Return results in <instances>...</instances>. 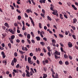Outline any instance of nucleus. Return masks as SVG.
Wrapping results in <instances>:
<instances>
[{"mask_svg":"<svg viewBox=\"0 0 78 78\" xmlns=\"http://www.w3.org/2000/svg\"><path fill=\"white\" fill-rule=\"evenodd\" d=\"M64 17H65V18H66V19H68V17H67V16L65 14L64 15Z\"/></svg>","mask_w":78,"mask_h":78,"instance_id":"obj_52","label":"nucleus"},{"mask_svg":"<svg viewBox=\"0 0 78 78\" xmlns=\"http://www.w3.org/2000/svg\"><path fill=\"white\" fill-rule=\"evenodd\" d=\"M31 58L30 57H28V61L29 63L30 62H31Z\"/></svg>","mask_w":78,"mask_h":78,"instance_id":"obj_19","label":"nucleus"},{"mask_svg":"<svg viewBox=\"0 0 78 78\" xmlns=\"http://www.w3.org/2000/svg\"><path fill=\"white\" fill-rule=\"evenodd\" d=\"M16 42L18 43H19L20 42V40H19V39L16 40Z\"/></svg>","mask_w":78,"mask_h":78,"instance_id":"obj_53","label":"nucleus"},{"mask_svg":"<svg viewBox=\"0 0 78 78\" xmlns=\"http://www.w3.org/2000/svg\"><path fill=\"white\" fill-rule=\"evenodd\" d=\"M14 25L15 27H18V25L16 23H14Z\"/></svg>","mask_w":78,"mask_h":78,"instance_id":"obj_46","label":"nucleus"},{"mask_svg":"<svg viewBox=\"0 0 78 78\" xmlns=\"http://www.w3.org/2000/svg\"><path fill=\"white\" fill-rule=\"evenodd\" d=\"M27 41L28 42L29 44H31V41L30 40L28 39H27Z\"/></svg>","mask_w":78,"mask_h":78,"instance_id":"obj_39","label":"nucleus"},{"mask_svg":"<svg viewBox=\"0 0 78 78\" xmlns=\"http://www.w3.org/2000/svg\"><path fill=\"white\" fill-rule=\"evenodd\" d=\"M19 67H20V65H19V64H17L16 66V68H19Z\"/></svg>","mask_w":78,"mask_h":78,"instance_id":"obj_50","label":"nucleus"},{"mask_svg":"<svg viewBox=\"0 0 78 78\" xmlns=\"http://www.w3.org/2000/svg\"><path fill=\"white\" fill-rule=\"evenodd\" d=\"M47 48L48 51H51V50H50V47L49 46H48L47 47Z\"/></svg>","mask_w":78,"mask_h":78,"instance_id":"obj_27","label":"nucleus"},{"mask_svg":"<svg viewBox=\"0 0 78 78\" xmlns=\"http://www.w3.org/2000/svg\"><path fill=\"white\" fill-rule=\"evenodd\" d=\"M55 78H59V76H58V74L57 73H55Z\"/></svg>","mask_w":78,"mask_h":78,"instance_id":"obj_11","label":"nucleus"},{"mask_svg":"<svg viewBox=\"0 0 78 78\" xmlns=\"http://www.w3.org/2000/svg\"><path fill=\"white\" fill-rule=\"evenodd\" d=\"M31 42L33 44H35V41L34 40H31Z\"/></svg>","mask_w":78,"mask_h":78,"instance_id":"obj_38","label":"nucleus"},{"mask_svg":"<svg viewBox=\"0 0 78 78\" xmlns=\"http://www.w3.org/2000/svg\"><path fill=\"white\" fill-rule=\"evenodd\" d=\"M60 50L62 51V52H63V51H64V50H63V48H62L61 47V48H60Z\"/></svg>","mask_w":78,"mask_h":78,"instance_id":"obj_55","label":"nucleus"},{"mask_svg":"<svg viewBox=\"0 0 78 78\" xmlns=\"http://www.w3.org/2000/svg\"><path fill=\"white\" fill-rule=\"evenodd\" d=\"M26 72L27 73L26 74V76L27 77H30V73L27 70H26Z\"/></svg>","mask_w":78,"mask_h":78,"instance_id":"obj_4","label":"nucleus"},{"mask_svg":"<svg viewBox=\"0 0 78 78\" xmlns=\"http://www.w3.org/2000/svg\"><path fill=\"white\" fill-rule=\"evenodd\" d=\"M24 15L26 17H28V15H27V14L26 13H25L24 14Z\"/></svg>","mask_w":78,"mask_h":78,"instance_id":"obj_42","label":"nucleus"},{"mask_svg":"<svg viewBox=\"0 0 78 78\" xmlns=\"http://www.w3.org/2000/svg\"><path fill=\"white\" fill-rule=\"evenodd\" d=\"M8 46L9 47V48H11V44L9 43L8 45Z\"/></svg>","mask_w":78,"mask_h":78,"instance_id":"obj_24","label":"nucleus"},{"mask_svg":"<svg viewBox=\"0 0 78 78\" xmlns=\"http://www.w3.org/2000/svg\"><path fill=\"white\" fill-rule=\"evenodd\" d=\"M40 34H44H44H45V32L44 31L42 30L41 33H40Z\"/></svg>","mask_w":78,"mask_h":78,"instance_id":"obj_36","label":"nucleus"},{"mask_svg":"<svg viewBox=\"0 0 78 78\" xmlns=\"http://www.w3.org/2000/svg\"><path fill=\"white\" fill-rule=\"evenodd\" d=\"M33 59H34V60H36L37 58L36 56H34L33 57Z\"/></svg>","mask_w":78,"mask_h":78,"instance_id":"obj_54","label":"nucleus"},{"mask_svg":"<svg viewBox=\"0 0 78 78\" xmlns=\"http://www.w3.org/2000/svg\"><path fill=\"white\" fill-rule=\"evenodd\" d=\"M19 53H21V55H23V51H22L20 50L19 51Z\"/></svg>","mask_w":78,"mask_h":78,"instance_id":"obj_26","label":"nucleus"},{"mask_svg":"<svg viewBox=\"0 0 78 78\" xmlns=\"http://www.w3.org/2000/svg\"><path fill=\"white\" fill-rule=\"evenodd\" d=\"M39 27H40V28H42V24H41V23H39Z\"/></svg>","mask_w":78,"mask_h":78,"instance_id":"obj_33","label":"nucleus"},{"mask_svg":"<svg viewBox=\"0 0 78 78\" xmlns=\"http://www.w3.org/2000/svg\"><path fill=\"white\" fill-rule=\"evenodd\" d=\"M14 55L15 57H17V56L18 55L17 52H15V53H14Z\"/></svg>","mask_w":78,"mask_h":78,"instance_id":"obj_31","label":"nucleus"},{"mask_svg":"<svg viewBox=\"0 0 78 78\" xmlns=\"http://www.w3.org/2000/svg\"><path fill=\"white\" fill-rule=\"evenodd\" d=\"M13 61H14L15 63H16V62H17V60L16 59V58H14Z\"/></svg>","mask_w":78,"mask_h":78,"instance_id":"obj_28","label":"nucleus"},{"mask_svg":"<svg viewBox=\"0 0 78 78\" xmlns=\"http://www.w3.org/2000/svg\"><path fill=\"white\" fill-rule=\"evenodd\" d=\"M11 65L12 66H14V61L12 60L11 62Z\"/></svg>","mask_w":78,"mask_h":78,"instance_id":"obj_29","label":"nucleus"},{"mask_svg":"<svg viewBox=\"0 0 78 78\" xmlns=\"http://www.w3.org/2000/svg\"><path fill=\"white\" fill-rule=\"evenodd\" d=\"M26 24L27 26H28V27H30V24H29L28 23H26Z\"/></svg>","mask_w":78,"mask_h":78,"instance_id":"obj_43","label":"nucleus"},{"mask_svg":"<svg viewBox=\"0 0 78 78\" xmlns=\"http://www.w3.org/2000/svg\"><path fill=\"white\" fill-rule=\"evenodd\" d=\"M0 49L1 50H4V48L3 47H2L0 46Z\"/></svg>","mask_w":78,"mask_h":78,"instance_id":"obj_58","label":"nucleus"},{"mask_svg":"<svg viewBox=\"0 0 78 78\" xmlns=\"http://www.w3.org/2000/svg\"><path fill=\"white\" fill-rule=\"evenodd\" d=\"M25 73H23V74H22V76L23 77H25Z\"/></svg>","mask_w":78,"mask_h":78,"instance_id":"obj_56","label":"nucleus"},{"mask_svg":"<svg viewBox=\"0 0 78 78\" xmlns=\"http://www.w3.org/2000/svg\"><path fill=\"white\" fill-rule=\"evenodd\" d=\"M52 44H54H54H55L56 43V41L54 39H52Z\"/></svg>","mask_w":78,"mask_h":78,"instance_id":"obj_30","label":"nucleus"},{"mask_svg":"<svg viewBox=\"0 0 78 78\" xmlns=\"http://www.w3.org/2000/svg\"><path fill=\"white\" fill-rule=\"evenodd\" d=\"M31 37V35L30 34H28L27 35V38L28 39H30V37Z\"/></svg>","mask_w":78,"mask_h":78,"instance_id":"obj_16","label":"nucleus"},{"mask_svg":"<svg viewBox=\"0 0 78 78\" xmlns=\"http://www.w3.org/2000/svg\"><path fill=\"white\" fill-rule=\"evenodd\" d=\"M37 64H38L39 65V60H37Z\"/></svg>","mask_w":78,"mask_h":78,"instance_id":"obj_63","label":"nucleus"},{"mask_svg":"<svg viewBox=\"0 0 78 78\" xmlns=\"http://www.w3.org/2000/svg\"><path fill=\"white\" fill-rule=\"evenodd\" d=\"M58 36L60 37H61V38H62L64 37V35L62 34H59L58 35Z\"/></svg>","mask_w":78,"mask_h":78,"instance_id":"obj_21","label":"nucleus"},{"mask_svg":"<svg viewBox=\"0 0 78 78\" xmlns=\"http://www.w3.org/2000/svg\"><path fill=\"white\" fill-rule=\"evenodd\" d=\"M30 56H33V54L32 53H30Z\"/></svg>","mask_w":78,"mask_h":78,"instance_id":"obj_61","label":"nucleus"},{"mask_svg":"<svg viewBox=\"0 0 78 78\" xmlns=\"http://www.w3.org/2000/svg\"><path fill=\"white\" fill-rule=\"evenodd\" d=\"M26 12H27V13H30V10L29 9H27L26 10Z\"/></svg>","mask_w":78,"mask_h":78,"instance_id":"obj_62","label":"nucleus"},{"mask_svg":"<svg viewBox=\"0 0 78 78\" xmlns=\"http://www.w3.org/2000/svg\"><path fill=\"white\" fill-rule=\"evenodd\" d=\"M29 18L30 20V21L33 25V27H34V26H35V24H34V21H33V20L32 18H31L30 17Z\"/></svg>","mask_w":78,"mask_h":78,"instance_id":"obj_3","label":"nucleus"},{"mask_svg":"<svg viewBox=\"0 0 78 78\" xmlns=\"http://www.w3.org/2000/svg\"><path fill=\"white\" fill-rule=\"evenodd\" d=\"M4 25L5 27H6L7 28H9V25H8V23H5L4 24Z\"/></svg>","mask_w":78,"mask_h":78,"instance_id":"obj_6","label":"nucleus"},{"mask_svg":"<svg viewBox=\"0 0 78 78\" xmlns=\"http://www.w3.org/2000/svg\"><path fill=\"white\" fill-rule=\"evenodd\" d=\"M14 37H15V36H14V35H12L11 36V39H12V40H13Z\"/></svg>","mask_w":78,"mask_h":78,"instance_id":"obj_18","label":"nucleus"},{"mask_svg":"<svg viewBox=\"0 0 78 78\" xmlns=\"http://www.w3.org/2000/svg\"><path fill=\"white\" fill-rule=\"evenodd\" d=\"M65 64L66 65H69V62H68V61H66L65 62Z\"/></svg>","mask_w":78,"mask_h":78,"instance_id":"obj_32","label":"nucleus"},{"mask_svg":"<svg viewBox=\"0 0 78 78\" xmlns=\"http://www.w3.org/2000/svg\"><path fill=\"white\" fill-rule=\"evenodd\" d=\"M47 18L48 19V20H49L50 21H51V20H52V19H51V18H50V17L49 16H48Z\"/></svg>","mask_w":78,"mask_h":78,"instance_id":"obj_12","label":"nucleus"},{"mask_svg":"<svg viewBox=\"0 0 78 78\" xmlns=\"http://www.w3.org/2000/svg\"><path fill=\"white\" fill-rule=\"evenodd\" d=\"M16 11L18 12V13H19L20 14V13H21V12L18 9H16Z\"/></svg>","mask_w":78,"mask_h":78,"instance_id":"obj_41","label":"nucleus"},{"mask_svg":"<svg viewBox=\"0 0 78 78\" xmlns=\"http://www.w3.org/2000/svg\"><path fill=\"white\" fill-rule=\"evenodd\" d=\"M30 34L33 37H34V34L33 33V32H31L30 33Z\"/></svg>","mask_w":78,"mask_h":78,"instance_id":"obj_22","label":"nucleus"},{"mask_svg":"<svg viewBox=\"0 0 78 78\" xmlns=\"http://www.w3.org/2000/svg\"><path fill=\"white\" fill-rule=\"evenodd\" d=\"M64 58H65V59H67V58H68V56L67 55L65 54L64 55Z\"/></svg>","mask_w":78,"mask_h":78,"instance_id":"obj_17","label":"nucleus"},{"mask_svg":"<svg viewBox=\"0 0 78 78\" xmlns=\"http://www.w3.org/2000/svg\"><path fill=\"white\" fill-rule=\"evenodd\" d=\"M72 36L74 39L76 40V36L75 35H73Z\"/></svg>","mask_w":78,"mask_h":78,"instance_id":"obj_40","label":"nucleus"},{"mask_svg":"<svg viewBox=\"0 0 78 78\" xmlns=\"http://www.w3.org/2000/svg\"><path fill=\"white\" fill-rule=\"evenodd\" d=\"M55 53L56 55H61V53L59 52H58L57 51H55Z\"/></svg>","mask_w":78,"mask_h":78,"instance_id":"obj_8","label":"nucleus"},{"mask_svg":"<svg viewBox=\"0 0 78 78\" xmlns=\"http://www.w3.org/2000/svg\"><path fill=\"white\" fill-rule=\"evenodd\" d=\"M42 63L43 65L45 66L46 64H48V60L47 59H46L45 61H43ZM45 63H46V64Z\"/></svg>","mask_w":78,"mask_h":78,"instance_id":"obj_2","label":"nucleus"},{"mask_svg":"<svg viewBox=\"0 0 78 78\" xmlns=\"http://www.w3.org/2000/svg\"><path fill=\"white\" fill-rule=\"evenodd\" d=\"M77 22V20L76 18H74L73 19V23H76V22Z\"/></svg>","mask_w":78,"mask_h":78,"instance_id":"obj_9","label":"nucleus"},{"mask_svg":"<svg viewBox=\"0 0 78 78\" xmlns=\"http://www.w3.org/2000/svg\"><path fill=\"white\" fill-rule=\"evenodd\" d=\"M27 34H28V33H27V32H25L24 33V36H27Z\"/></svg>","mask_w":78,"mask_h":78,"instance_id":"obj_47","label":"nucleus"},{"mask_svg":"<svg viewBox=\"0 0 78 78\" xmlns=\"http://www.w3.org/2000/svg\"><path fill=\"white\" fill-rule=\"evenodd\" d=\"M29 73H30V76L33 75V72H32V71H30V72Z\"/></svg>","mask_w":78,"mask_h":78,"instance_id":"obj_34","label":"nucleus"},{"mask_svg":"<svg viewBox=\"0 0 78 78\" xmlns=\"http://www.w3.org/2000/svg\"><path fill=\"white\" fill-rule=\"evenodd\" d=\"M42 12L43 13V14H45V10L44 9H42Z\"/></svg>","mask_w":78,"mask_h":78,"instance_id":"obj_60","label":"nucleus"},{"mask_svg":"<svg viewBox=\"0 0 78 78\" xmlns=\"http://www.w3.org/2000/svg\"><path fill=\"white\" fill-rule=\"evenodd\" d=\"M72 8H73L75 9V10H77V8L76 7H75V6L73 5H72Z\"/></svg>","mask_w":78,"mask_h":78,"instance_id":"obj_7","label":"nucleus"},{"mask_svg":"<svg viewBox=\"0 0 78 78\" xmlns=\"http://www.w3.org/2000/svg\"><path fill=\"white\" fill-rule=\"evenodd\" d=\"M48 55H49V57H50V56H51V53H50V52H48Z\"/></svg>","mask_w":78,"mask_h":78,"instance_id":"obj_57","label":"nucleus"},{"mask_svg":"<svg viewBox=\"0 0 78 78\" xmlns=\"http://www.w3.org/2000/svg\"><path fill=\"white\" fill-rule=\"evenodd\" d=\"M55 59H58V56L56 55H55Z\"/></svg>","mask_w":78,"mask_h":78,"instance_id":"obj_49","label":"nucleus"},{"mask_svg":"<svg viewBox=\"0 0 78 78\" xmlns=\"http://www.w3.org/2000/svg\"><path fill=\"white\" fill-rule=\"evenodd\" d=\"M43 69L44 71L45 72H46V71H47V68H46V67H44Z\"/></svg>","mask_w":78,"mask_h":78,"instance_id":"obj_37","label":"nucleus"},{"mask_svg":"<svg viewBox=\"0 0 78 78\" xmlns=\"http://www.w3.org/2000/svg\"><path fill=\"white\" fill-rule=\"evenodd\" d=\"M26 69H27V70H30V68L29 67V66H26Z\"/></svg>","mask_w":78,"mask_h":78,"instance_id":"obj_45","label":"nucleus"},{"mask_svg":"<svg viewBox=\"0 0 78 78\" xmlns=\"http://www.w3.org/2000/svg\"><path fill=\"white\" fill-rule=\"evenodd\" d=\"M22 30H25V27L24 26H23V28H22Z\"/></svg>","mask_w":78,"mask_h":78,"instance_id":"obj_44","label":"nucleus"},{"mask_svg":"<svg viewBox=\"0 0 78 78\" xmlns=\"http://www.w3.org/2000/svg\"><path fill=\"white\" fill-rule=\"evenodd\" d=\"M71 27L72 28L73 30H74V31H75L76 30V28H75V26H71Z\"/></svg>","mask_w":78,"mask_h":78,"instance_id":"obj_25","label":"nucleus"},{"mask_svg":"<svg viewBox=\"0 0 78 78\" xmlns=\"http://www.w3.org/2000/svg\"><path fill=\"white\" fill-rule=\"evenodd\" d=\"M59 63L60 65H62V64H63V62L61 60H60L59 61Z\"/></svg>","mask_w":78,"mask_h":78,"instance_id":"obj_23","label":"nucleus"},{"mask_svg":"<svg viewBox=\"0 0 78 78\" xmlns=\"http://www.w3.org/2000/svg\"><path fill=\"white\" fill-rule=\"evenodd\" d=\"M60 16V19H63V16H62V14H60L59 15Z\"/></svg>","mask_w":78,"mask_h":78,"instance_id":"obj_14","label":"nucleus"},{"mask_svg":"<svg viewBox=\"0 0 78 78\" xmlns=\"http://www.w3.org/2000/svg\"><path fill=\"white\" fill-rule=\"evenodd\" d=\"M22 18V17H21V16H18V20H20Z\"/></svg>","mask_w":78,"mask_h":78,"instance_id":"obj_35","label":"nucleus"},{"mask_svg":"<svg viewBox=\"0 0 78 78\" xmlns=\"http://www.w3.org/2000/svg\"><path fill=\"white\" fill-rule=\"evenodd\" d=\"M36 39H37V41H40L41 40V38L39 37H36Z\"/></svg>","mask_w":78,"mask_h":78,"instance_id":"obj_20","label":"nucleus"},{"mask_svg":"<svg viewBox=\"0 0 78 78\" xmlns=\"http://www.w3.org/2000/svg\"><path fill=\"white\" fill-rule=\"evenodd\" d=\"M1 55H5V53L3 51H2L1 52Z\"/></svg>","mask_w":78,"mask_h":78,"instance_id":"obj_64","label":"nucleus"},{"mask_svg":"<svg viewBox=\"0 0 78 78\" xmlns=\"http://www.w3.org/2000/svg\"><path fill=\"white\" fill-rule=\"evenodd\" d=\"M67 5H68L69 6H70V5H71V3L70 2H69L67 3Z\"/></svg>","mask_w":78,"mask_h":78,"instance_id":"obj_48","label":"nucleus"},{"mask_svg":"<svg viewBox=\"0 0 78 78\" xmlns=\"http://www.w3.org/2000/svg\"><path fill=\"white\" fill-rule=\"evenodd\" d=\"M13 30L14 31H13V30H12V29H10L9 30H8L7 31H9L10 33H12V34H15V33L14 32H16V27L14 28Z\"/></svg>","mask_w":78,"mask_h":78,"instance_id":"obj_1","label":"nucleus"},{"mask_svg":"<svg viewBox=\"0 0 78 78\" xmlns=\"http://www.w3.org/2000/svg\"><path fill=\"white\" fill-rule=\"evenodd\" d=\"M69 58L70 59L72 60V56H70V55H69Z\"/></svg>","mask_w":78,"mask_h":78,"instance_id":"obj_59","label":"nucleus"},{"mask_svg":"<svg viewBox=\"0 0 78 78\" xmlns=\"http://www.w3.org/2000/svg\"><path fill=\"white\" fill-rule=\"evenodd\" d=\"M41 16L42 17H43V18H45V13H41Z\"/></svg>","mask_w":78,"mask_h":78,"instance_id":"obj_13","label":"nucleus"},{"mask_svg":"<svg viewBox=\"0 0 78 78\" xmlns=\"http://www.w3.org/2000/svg\"><path fill=\"white\" fill-rule=\"evenodd\" d=\"M40 44L42 45V46H44L45 45V43L43 42H40Z\"/></svg>","mask_w":78,"mask_h":78,"instance_id":"obj_15","label":"nucleus"},{"mask_svg":"<svg viewBox=\"0 0 78 78\" xmlns=\"http://www.w3.org/2000/svg\"><path fill=\"white\" fill-rule=\"evenodd\" d=\"M60 44L62 47H64V44H62V42H60Z\"/></svg>","mask_w":78,"mask_h":78,"instance_id":"obj_51","label":"nucleus"},{"mask_svg":"<svg viewBox=\"0 0 78 78\" xmlns=\"http://www.w3.org/2000/svg\"><path fill=\"white\" fill-rule=\"evenodd\" d=\"M44 76H43V78H47V75L45 74H43Z\"/></svg>","mask_w":78,"mask_h":78,"instance_id":"obj_10","label":"nucleus"},{"mask_svg":"<svg viewBox=\"0 0 78 78\" xmlns=\"http://www.w3.org/2000/svg\"><path fill=\"white\" fill-rule=\"evenodd\" d=\"M68 45L69 47V48H71V47H73L72 44L70 42H69L68 43Z\"/></svg>","mask_w":78,"mask_h":78,"instance_id":"obj_5","label":"nucleus"}]
</instances>
